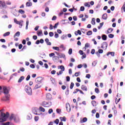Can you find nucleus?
<instances>
[{"label": "nucleus", "mask_w": 125, "mask_h": 125, "mask_svg": "<svg viewBox=\"0 0 125 125\" xmlns=\"http://www.w3.org/2000/svg\"><path fill=\"white\" fill-rule=\"evenodd\" d=\"M3 93L5 95V97H3L1 98L2 101H8L9 100V98H10V95L9 93V90L7 89V87L6 86H4L3 87Z\"/></svg>", "instance_id": "1"}, {"label": "nucleus", "mask_w": 125, "mask_h": 125, "mask_svg": "<svg viewBox=\"0 0 125 125\" xmlns=\"http://www.w3.org/2000/svg\"><path fill=\"white\" fill-rule=\"evenodd\" d=\"M9 117V113L6 112V114L3 112H1L0 116V123H3L6 121V119Z\"/></svg>", "instance_id": "2"}, {"label": "nucleus", "mask_w": 125, "mask_h": 125, "mask_svg": "<svg viewBox=\"0 0 125 125\" xmlns=\"http://www.w3.org/2000/svg\"><path fill=\"white\" fill-rule=\"evenodd\" d=\"M25 90L28 95H32V88H31V87L25 86Z\"/></svg>", "instance_id": "3"}, {"label": "nucleus", "mask_w": 125, "mask_h": 125, "mask_svg": "<svg viewBox=\"0 0 125 125\" xmlns=\"http://www.w3.org/2000/svg\"><path fill=\"white\" fill-rule=\"evenodd\" d=\"M51 105H52L51 102H46L44 101L42 104V105L43 107H49V106H51Z\"/></svg>", "instance_id": "4"}, {"label": "nucleus", "mask_w": 125, "mask_h": 125, "mask_svg": "<svg viewBox=\"0 0 125 125\" xmlns=\"http://www.w3.org/2000/svg\"><path fill=\"white\" fill-rule=\"evenodd\" d=\"M10 121H11L12 120H14V122H15L16 123H18V122H19V119L15 117V115H14V114H12L11 116L10 117Z\"/></svg>", "instance_id": "5"}, {"label": "nucleus", "mask_w": 125, "mask_h": 125, "mask_svg": "<svg viewBox=\"0 0 125 125\" xmlns=\"http://www.w3.org/2000/svg\"><path fill=\"white\" fill-rule=\"evenodd\" d=\"M42 83H36L35 85V86L33 88V90H36V89L41 88V87H42Z\"/></svg>", "instance_id": "6"}, {"label": "nucleus", "mask_w": 125, "mask_h": 125, "mask_svg": "<svg viewBox=\"0 0 125 125\" xmlns=\"http://www.w3.org/2000/svg\"><path fill=\"white\" fill-rule=\"evenodd\" d=\"M42 80H43V78L42 77H39L35 79V82L36 83H42Z\"/></svg>", "instance_id": "7"}, {"label": "nucleus", "mask_w": 125, "mask_h": 125, "mask_svg": "<svg viewBox=\"0 0 125 125\" xmlns=\"http://www.w3.org/2000/svg\"><path fill=\"white\" fill-rule=\"evenodd\" d=\"M58 69H61V70L60 71V74H63V72L65 71V67L63 65L59 66Z\"/></svg>", "instance_id": "8"}, {"label": "nucleus", "mask_w": 125, "mask_h": 125, "mask_svg": "<svg viewBox=\"0 0 125 125\" xmlns=\"http://www.w3.org/2000/svg\"><path fill=\"white\" fill-rule=\"evenodd\" d=\"M0 6H1L3 8H6V4L5 1H0Z\"/></svg>", "instance_id": "9"}, {"label": "nucleus", "mask_w": 125, "mask_h": 125, "mask_svg": "<svg viewBox=\"0 0 125 125\" xmlns=\"http://www.w3.org/2000/svg\"><path fill=\"white\" fill-rule=\"evenodd\" d=\"M66 109L68 112H71V106H70V104L69 103L66 104Z\"/></svg>", "instance_id": "10"}, {"label": "nucleus", "mask_w": 125, "mask_h": 125, "mask_svg": "<svg viewBox=\"0 0 125 125\" xmlns=\"http://www.w3.org/2000/svg\"><path fill=\"white\" fill-rule=\"evenodd\" d=\"M47 100H50L51 99V94L50 93H47L46 95Z\"/></svg>", "instance_id": "11"}, {"label": "nucleus", "mask_w": 125, "mask_h": 125, "mask_svg": "<svg viewBox=\"0 0 125 125\" xmlns=\"http://www.w3.org/2000/svg\"><path fill=\"white\" fill-rule=\"evenodd\" d=\"M107 18H108V15L106 13H104L102 16V19H104V20H107Z\"/></svg>", "instance_id": "12"}, {"label": "nucleus", "mask_w": 125, "mask_h": 125, "mask_svg": "<svg viewBox=\"0 0 125 125\" xmlns=\"http://www.w3.org/2000/svg\"><path fill=\"white\" fill-rule=\"evenodd\" d=\"M45 42L46 43L47 45H51V42H49V39L48 38L45 39Z\"/></svg>", "instance_id": "13"}, {"label": "nucleus", "mask_w": 125, "mask_h": 125, "mask_svg": "<svg viewBox=\"0 0 125 125\" xmlns=\"http://www.w3.org/2000/svg\"><path fill=\"white\" fill-rule=\"evenodd\" d=\"M110 54L111 55V56H115V52H108L107 53L106 55L107 56H108V55H110Z\"/></svg>", "instance_id": "14"}, {"label": "nucleus", "mask_w": 125, "mask_h": 125, "mask_svg": "<svg viewBox=\"0 0 125 125\" xmlns=\"http://www.w3.org/2000/svg\"><path fill=\"white\" fill-rule=\"evenodd\" d=\"M32 5H33V4L32 3V2H31V1H28L26 3V6L27 7L32 6Z\"/></svg>", "instance_id": "15"}, {"label": "nucleus", "mask_w": 125, "mask_h": 125, "mask_svg": "<svg viewBox=\"0 0 125 125\" xmlns=\"http://www.w3.org/2000/svg\"><path fill=\"white\" fill-rule=\"evenodd\" d=\"M50 81L53 84H55L56 83V81H55V79L54 78H51Z\"/></svg>", "instance_id": "16"}, {"label": "nucleus", "mask_w": 125, "mask_h": 125, "mask_svg": "<svg viewBox=\"0 0 125 125\" xmlns=\"http://www.w3.org/2000/svg\"><path fill=\"white\" fill-rule=\"evenodd\" d=\"M91 104L93 107H96L97 106V104H96V101H92Z\"/></svg>", "instance_id": "17"}, {"label": "nucleus", "mask_w": 125, "mask_h": 125, "mask_svg": "<svg viewBox=\"0 0 125 125\" xmlns=\"http://www.w3.org/2000/svg\"><path fill=\"white\" fill-rule=\"evenodd\" d=\"M13 14L14 16H19V12L16 10H15Z\"/></svg>", "instance_id": "18"}, {"label": "nucleus", "mask_w": 125, "mask_h": 125, "mask_svg": "<svg viewBox=\"0 0 125 125\" xmlns=\"http://www.w3.org/2000/svg\"><path fill=\"white\" fill-rule=\"evenodd\" d=\"M87 121V118L86 117H84L81 121V124H83V123H86Z\"/></svg>", "instance_id": "19"}, {"label": "nucleus", "mask_w": 125, "mask_h": 125, "mask_svg": "<svg viewBox=\"0 0 125 125\" xmlns=\"http://www.w3.org/2000/svg\"><path fill=\"white\" fill-rule=\"evenodd\" d=\"M102 39L103 41H106L107 40V36L105 34H103L102 36Z\"/></svg>", "instance_id": "20"}, {"label": "nucleus", "mask_w": 125, "mask_h": 125, "mask_svg": "<svg viewBox=\"0 0 125 125\" xmlns=\"http://www.w3.org/2000/svg\"><path fill=\"white\" fill-rule=\"evenodd\" d=\"M82 90H85V91H87V88L86 86L83 85L81 87Z\"/></svg>", "instance_id": "21"}, {"label": "nucleus", "mask_w": 125, "mask_h": 125, "mask_svg": "<svg viewBox=\"0 0 125 125\" xmlns=\"http://www.w3.org/2000/svg\"><path fill=\"white\" fill-rule=\"evenodd\" d=\"M37 35L39 37H40V36H43V34H42V31L40 30V31H38Z\"/></svg>", "instance_id": "22"}, {"label": "nucleus", "mask_w": 125, "mask_h": 125, "mask_svg": "<svg viewBox=\"0 0 125 125\" xmlns=\"http://www.w3.org/2000/svg\"><path fill=\"white\" fill-rule=\"evenodd\" d=\"M114 30V29L112 28H108L107 30V34H111Z\"/></svg>", "instance_id": "23"}, {"label": "nucleus", "mask_w": 125, "mask_h": 125, "mask_svg": "<svg viewBox=\"0 0 125 125\" xmlns=\"http://www.w3.org/2000/svg\"><path fill=\"white\" fill-rule=\"evenodd\" d=\"M25 79V77L24 76H21L20 78V79L18 80V83H21V82Z\"/></svg>", "instance_id": "24"}, {"label": "nucleus", "mask_w": 125, "mask_h": 125, "mask_svg": "<svg viewBox=\"0 0 125 125\" xmlns=\"http://www.w3.org/2000/svg\"><path fill=\"white\" fill-rule=\"evenodd\" d=\"M16 37H20V32L18 31L14 36V38H16Z\"/></svg>", "instance_id": "25"}, {"label": "nucleus", "mask_w": 125, "mask_h": 125, "mask_svg": "<svg viewBox=\"0 0 125 125\" xmlns=\"http://www.w3.org/2000/svg\"><path fill=\"white\" fill-rule=\"evenodd\" d=\"M18 12L19 14L20 13L21 14H24L25 13V11L22 9H20Z\"/></svg>", "instance_id": "26"}, {"label": "nucleus", "mask_w": 125, "mask_h": 125, "mask_svg": "<svg viewBox=\"0 0 125 125\" xmlns=\"http://www.w3.org/2000/svg\"><path fill=\"white\" fill-rule=\"evenodd\" d=\"M26 119L27 120H32V115L30 114H28Z\"/></svg>", "instance_id": "27"}, {"label": "nucleus", "mask_w": 125, "mask_h": 125, "mask_svg": "<svg viewBox=\"0 0 125 125\" xmlns=\"http://www.w3.org/2000/svg\"><path fill=\"white\" fill-rule=\"evenodd\" d=\"M9 35H10V32H7L3 35V37H7L8 36H9Z\"/></svg>", "instance_id": "28"}, {"label": "nucleus", "mask_w": 125, "mask_h": 125, "mask_svg": "<svg viewBox=\"0 0 125 125\" xmlns=\"http://www.w3.org/2000/svg\"><path fill=\"white\" fill-rule=\"evenodd\" d=\"M97 64V61H95L92 62V65L93 66V67H95Z\"/></svg>", "instance_id": "29"}, {"label": "nucleus", "mask_w": 125, "mask_h": 125, "mask_svg": "<svg viewBox=\"0 0 125 125\" xmlns=\"http://www.w3.org/2000/svg\"><path fill=\"white\" fill-rule=\"evenodd\" d=\"M104 24V22L100 23V26H99L98 27L99 30H100V29H101V28H102V27H103Z\"/></svg>", "instance_id": "30"}, {"label": "nucleus", "mask_w": 125, "mask_h": 125, "mask_svg": "<svg viewBox=\"0 0 125 125\" xmlns=\"http://www.w3.org/2000/svg\"><path fill=\"white\" fill-rule=\"evenodd\" d=\"M28 25H29V20L27 19L26 22V27H25L26 30H28Z\"/></svg>", "instance_id": "31"}, {"label": "nucleus", "mask_w": 125, "mask_h": 125, "mask_svg": "<svg viewBox=\"0 0 125 125\" xmlns=\"http://www.w3.org/2000/svg\"><path fill=\"white\" fill-rule=\"evenodd\" d=\"M87 36H91L92 35V31L91 30L88 31L86 33Z\"/></svg>", "instance_id": "32"}, {"label": "nucleus", "mask_w": 125, "mask_h": 125, "mask_svg": "<svg viewBox=\"0 0 125 125\" xmlns=\"http://www.w3.org/2000/svg\"><path fill=\"white\" fill-rule=\"evenodd\" d=\"M102 44L104 46H105L106 48L108 47V43H107V42H104Z\"/></svg>", "instance_id": "33"}, {"label": "nucleus", "mask_w": 125, "mask_h": 125, "mask_svg": "<svg viewBox=\"0 0 125 125\" xmlns=\"http://www.w3.org/2000/svg\"><path fill=\"white\" fill-rule=\"evenodd\" d=\"M91 24L92 25H95V19L94 18L92 19Z\"/></svg>", "instance_id": "34"}, {"label": "nucleus", "mask_w": 125, "mask_h": 125, "mask_svg": "<svg viewBox=\"0 0 125 125\" xmlns=\"http://www.w3.org/2000/svg\"><path fill=\"white\" fill-rule=\"evenodd\" d=\"M65 39H67V35H63L62 37H61V39L62 40H65Z\"/></svg>", "instance_id": "35"}, {"label": "nucleus", "mask_w": 125, "mask_h": 125, "mask_svg": "<svg viewBox=\"0 0 125 125\" xmlns=\"http://www.w3.org/2000/svg\"><path fill=\"white\" fill-rule=\"evenodd\" d=\"M39 109H40V111H41V112H45V109L42 106H40L39 107Z\"/></svg>", "instance_id": "36"}, {"label": "nucleus", "mask_w": 125, "mask_h": 125, "mask_svg": "<svg viewBox=\"0 0 125 125\" xmlns=\"http://www.w3.org/2000/svg\"><path fill=\"white\" fill-rule=\"evenodd\" d=\"M60 119L61 120L62 122H66V117H61Z\"/></svg>", "instance_id": "37"}, {"label": "nucleus", "mask_w": 125, "mask_h": 125, "mask_svg": "<svg viewBox=\"0 0 125 125\" xmlns=\"http://www.w3.org/2000/svg\"><path fill=\"white\" fill-rule=\"evenodd\" d=\"M72 53L73 49H72V48L69 49L68 50V54H69V55H71V54H72Z\"/></svg>", "instance_id": "38"}, {"label": "nucleus", "mask_w": 125, "mask_h": 125, "mask_svg": "<svg viewBox=\"0 0 125 125\" xmlns=\"http://www.w3.org/2000/svg\"><path fill=\"white\" fill-rule=\"evenodd\" d=\"M74 85H75V84H74V83L72 82L70 84V89H73V87H74Z\"/></svg>", "instance_id": "39"}, {"label": "nucleus", "mask_w": 125, "mask_h": 125, "mask_svg": "<svg viewBox=\"0 0 125 125\" xmlns=\"http://www.w3.org/2000/svg\"><path fill=\"white\" fill-rule=\"evenodd\" d=\"M14 21L15 23H16V24L20 25V22H19V21H18L16 19H14Z\"/></svg>", "instance_id": "40"}, {"label": "nucleus", "mask_w": 125, "mask_h": 125, "mask_svg": "<svg viewBox=\"0 0 125 125\" xmlns=\"http://www.w3.org/2000/svg\"><path fill=\"white\" fill-rule=\"evenodd\" d=\"M54 37L56 39H58V38H59V34H57L56 32H55Z\"/></svg>", "instance_id": "41"}, {"label": "nucleus", "mask_w": 125, "mask_h": 125, "mask_svg": "<svg viewBox=\"0 0 125 125\" xmlns=\"http://www.w3.org/2000/svg\"><path fill=\"white\" fill-rule=\"evenodd\" d=\"M95 92H96V93H99L100 92V91H99V89L98 88H95Z\"/></svg>", "instance_id": "42"}, {"label": "nucleus", "mask_w": 125, "mask_h": 125, "mask_svg": "<svg viewBox=\"0 0 125 125\" xmlns=\"http://www.w3.org/2000/svg\"><path fill=\"white\" fill-rule=\"evenodd\" d=\"M53 49H54L55 50H57V51H59V47H53Z\"/></svg>", "instance_id": "43"}, {"label": "nucleus", "mask_w": 125, "mask_h": 125, "mask_svg": "<svg viewBox=\"0 0 125 125\" xmlns=\"http://www.w3.org/2000/svg\"><path fill=\"white\" fill-rule=\"evenodd\" d=\"M76 90H77V91H80V93H81V94H84V93H83V91L79 89L78 88L76 89Z\"/></svg>", "instance_id": "44"}, {"label": "nucleus", "mask_w": 125, "mask_h": 125, "mask_svg": "<svg viewBox=\"0 0 125 125\" xmlns=\"http://www.w3.org/2000/svg\"><path fill=\"white\" fill-rule=\"evenodd\" d=\"M108 37L110 39H113V38H114V35L112 34H110L109 35H108Z\"/></svg>", "instance_id": "45"}, {"label": "nucleus", "mask_w": 125, "mask_h": 125, "mask_svg": "<svg viewBox=\"0 0 125 125\" xmlns=\"http://www.w3.org/2000/svg\"><path fill=\"white\" fill-rule=\"evenodd\" d=\"M58 25H59V22H57V23H55V25L53 26V28L54 29H56V28H57V26H58Z\"/></svg>", "instance_id": "46"}, {"label": "nucleus", "mask_w": 125, "mask_h": 125, "mask_svg": "<svg viewBox=\"0 0 125 125\" xmlns=\"http://www.w3.org/2000/svg\"><path fill=\"white\" fill-rule=\"evenodd\" d=\"M85 6H87V7H90V4H89L88 3L86 2L84 3Z\"/></svg>", "instance_id": "47"}, {"label": "nucleus", "mask_w": 125, "mask_h": 125, "mask_svg": "<svg viewBox=\"0 0 125 125\" xmlns=\"http://www.w3.org/2000/svg\"><path fill=\"white\" fill-rule=\"evenodd\" d=\"M65 94L66 95H69V88H67L65 91Z\"/></svg>", "instance_id": "48"}, {"label": "nucleus", "mask_w": 125, "mask_h": 125, "mask_svg": "<svg viewBox=\"0 0 125 125\" xmlns=\"http://www.w3.org/2000/svg\"><path fill=\"white\" fill-rule=\"evenodd\" d=\"M49 36L51 37H53V36L54 35V33H53V32H49Z\"/></svg>", "instance_id": "49"}, {"label": "nucleus", "mask_w": 125, "mask_h": 125, "mask_svg": "<svg viewBox=\"0 0 125 125\" xmlns=\"http://www.w3.org/2000/svg\"><path fill=\"white\" fill-rule=\"evenodd\" d=\"M55 124H56V125H58L59 124V119H56L55 122H54Z\"/></svg>", "instance_id": "50"}, {"label": "nucleus", "mask_w": 125, "mask_h": 125, "mask_svg": "<svg viewBox=\"0 0 125 125\" xmlns=\"http://www.w3.org/2000/svg\"><path fill=\"white\" fill-rule=\"evenodd\" d=\"M94 53H95V49H92L91 51V54L93 55Z\"/></svg>", "instance_id": "51"}, {"label": "nucleus", "mask_w": 125, "mask_h": 125, "mask_svg": "<svg viewBox=\"0 0 125 125\" xmlns=\"http://www.w3.org/2000/svg\"><path fill=\"white\" fill-rule=\"evenodd\" d=\"M30 68H32V69H35V64H31L30 65Z\"/></svg>", "instance_id": "52"}, {"label": "nucleus", "mask_w": 125, "mask_h": 125, "mask_svg": "<svg viewBox=\"0 0 125 125\" xmlns=\"http://www.w3.org/2000/svg\"><path fill=\"white\" fill-rule=\"evenodd\" d=\"M39 116H35L34 120L35 121V122H38V121H39Z\"/></svg>", "instance_id": "53"}, {"label": "nucleus", "mask_w": 125, "mask_h": 125, "mask_svg": "<svg viewBox=\"0 0 125 125\" xmlns=\"http://www.w3.org/2000/svg\"><path fill=\"white\" fill-rule=\"evenodd\" d=\"M61 58H63L64 59H66V56L65 55H61L60 56Z\"/></svg>", "instance_id": "54"}, {"label": "nucleus", "mask_w": 125, "mask_h": 125, "mask_svg": "<svg viewBox=\"0 0 125 125\" xmlns=\"http://www.w3.org/2000/svg\"><path fill=\"white\" fill-rule=\"evenodd\" d=\"M30 78H31V76H30V75H28L26 78V81H29V80H30Z\"/></svg>", "instance_id": "55"}, {"label": "nucleus", "mask_w": 125, "mask_h": 125, "mask_svg": "<svg viewBox=\"0 0 125 125\" xmlns=\"http://www.w3.org/2000/svg\"><path fill=\"white\" fill-rule=\"evenodd\" d=\"M57 18V17H56V16H54L52 19V21H54L56 20Z\"/></svg>", "instance_id": "56"}, {"label": "nucleus", "mask_w": 125, "mask_h": 125, "mask_svg": "<svg viewBox=\"0 0 125 125\" xmlns=\"http://www.w3.org/2000/svg\"><path fill=\"white\" fill-rule=\"evenodd\" d=\"M9 122H6V123H1V125H9Z\"/></svg>", "instance_id": "57"}, {"label": "nucleus", "mask_w": 125, "mask_h": 125, "mask_svg": "<svg viewBox=\"0 0 125 125\" xmlns=\"http://www.w3.org/2000/svg\"><path fill=\"white\" fill-rule=\"evenodd\" d=\"M81 11H84V7L83 6H81L80 7Z\"/></svg>", "instance_id": "58"}, {"label": "nucleus", "mask_w": 125, "mask_h": 125, "mask_svg": "<svg viewBox=\"0 0 125 125\" xmlns=\"http://www.w3.org/2000/svg\"><path fill=\"white\" fill-rule=\"evenodd\" d=\"M54 55H55V54L54 53H51L49 55L50 57H52V56H54Z\"/></svg>", "instance_id": "59"}, {"label": "nucleus", "mask_w": 125, "mask_h": 125, "mask_svg": "<svg viewBox=\"0 0 125 125\" xmlns=\"http://www.w3.org/2000/svg\"><path fill=\"white\" fill-rule=\"evenodd\" d=\"M89 45H90V44H89V43H86L85 44V47H89Z\"/></svg>", "instance_id": "60"}, {"label": "nucleus", "mask_w": 125, "mask_h": 125, "mask_svg": "<svg viewBox=\"0 0 125 125\" xmlns=\"http://www.w3.org/2000/svg\"><path fill=\"white\" fill-rule=\"evenodd\" d=\"M79 74H80V72H76L74 74V76L75 77H79Z\"/></svg>", "instance_id": "61"}, {"label": "nucleus", "mask_w": 125, "mask_h": 125, "mask_svg": "<svg viewBox=\"0 0 125 125\" xmlns=\"http://www.w3.org/2000/svg\"><path fill=\"white\" fill-rule=\"evenodd\" d=\"M86 78L87 79H90V74H86Z\"/></svg>", "instance_id": "62"}, {"label": "nucleus", "mask_w": 125, "mask_h": 125, "mask_svg": "<svg viewBox=\"0 0 125 125\" xmlns=\"http://www.w3.org/2000/svg\"><path fill=\"white\" fill-rule=\"evenodd\" d=\"M57 58H58V57L54 56L53 57V60H54V61L57 60Z\"/></svg>", "instance_id": "63"}, {"label": "nucleus", "mask_w": 125, "mask_h": 125, "mask_svg": "<svg viewBox=\"0 0 125 125\" xmlns=\"http://www.w3.org/2000/svg\"><path fill=\"white\" fill-rule=\"evenodd\" d=\"M99 53H102L103 52V49H99L98 50Z\"/></svg>", "instance_id": "64"}]
</instances>
